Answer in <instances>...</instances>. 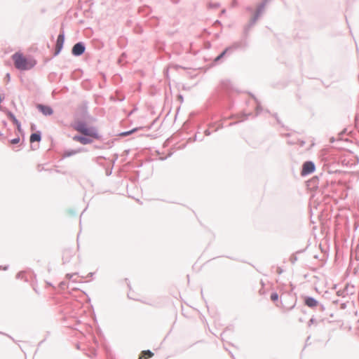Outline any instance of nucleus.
Masks as SVG:
<instances>
[{"label": "nucleus", "mask_w": 359, "mask_h": 359, "mask_svg": "<svg viewBox=\"0 0 359 359\" xmlns=\"http://www.w3.org/2000/svg\"><path fill=\"white\" fill-rule=\"evenodd\" d=\"M12 60L16 69L25 71L32 69L36 64V60L32 56H25L20 52L12 55Z\"/></svg>", "instance_id": "f257e3e1"}, {"label": "nucleus", "mask_w": 359, "mask_h": 359, "mask_svg": "<svg viewBox=\"0 0 359 359\" xmlns=\"http://www.w3.org/2000/svg\"><path fill=\"white\" fill-rule=\"evenodd\" d=\"M72 127L74 130L76 131L82 133L83 135L94 138V139H99L100 135L97 130V129L94 127L88 126L86 123L83 121H76L72 125Z\"/></svg>", "instance_id": "f03ea898"}, {"label": "nucleus", "mask_w": 359, "mask_h": 359, "mask_svg": "<svg viewBox=\"0 0 359 359\" xmlns=\"http://www.w3.org/2000/svg\"><path fill=\"white\" fill-rule=\"evenodd\" d=\"M315 170V165L311 161H306L303 164L301 175L302 176L307 175L313 172Z\"/></svg>", "instance_id": "7ed1b4c3"}, {"label": "nucleus", "mask_w": 359, "mask_h": 359, "mask_svg": "<svg viewBox=\"0 0 359 359\" xmlns=\"http://www.w3.org/2000/svg\"><path fill=\"white\" fill-rule=\"evenodd\" d=\"M65 41V36L63 34H59L57 36L56 46H55V55H57L62 50Z\"/></svg>", "instance_id": "20e7f679"}, {"label": "nucleus", "mask_w": 359, "mask_h": 359, "mask_svg": "<svg viewBox=\"0 0 359 359\" xmlns=\"http://www.w3.org/2000/svg\"><path fill=\"white\" fill-rule=\"evenodd\" d=\"M84 46L81 43H77L72 48V54L74 55H81L84 53Z\"/></svg>", "instance_id": "39448f33"}, {"label": "nucleus", "mask_w": 359, "mask_h": 359, "mask_svg": "<svg viewBox=\"0 0 359 359\" xmlns=\"http://www.w3.org/2000/svg\"><path fill=\"white\" fill-rule=\"evenodd\" d=\"M73 140L74 141H76V142H79L80 143L83 144H90L92 142V140L90 139V137H81V136H78V135H76L73 137Z\"/></svg>", "instance_id": "423d86ee"}, {"label": "nucleus", "mask_w": 359, "mask_h": 359, "mask_svg": "<svg viewBox=\"0 0 359 359\" xmlns=\"http://www.w3.org/2000/svg\"><path fill=\"white\" fill-rule=\"evenodd\" d=\"M37 108L46 116L51 115L53 112V109L48 106L39 104Z\"/></svg>", "instance_id": "0eeeda50"}, {"label": "nucleus", "mask_w": 359, "mask_h": 359, "mask_svg": "<svg viewBox=\"0 0 359 359\" xmlns=\"http://www.w3.org/2000/svg\"><path fill=\"white\" fill-rule=\"evenodd\" d=\"M305 304L309 307H316L318 305V302L313 297H306L305 299Z\"/></svg>", "instance_id": "6e6552de"}, {"label": "nucleus", "mask_w": 359, "mask_h": 359, "mask_svg": "<svg viewBox=\"0 0 359 359\" xmlns=\"http://www.w3.org/2000/svg\"><path fill=\"white\" fill-rule=\"evenodd\" d=\"M30 142H39L41 140V135L39 133H32L30 136Z\"/></svg>", "instance_id": "1a4fd4ad"}, {"label": "nucleus", "mask_w": 359, "mask_h": 359, "mask_svg": "<svg viewBox=\"0 0 359 359\" xmlns=\"http://www.w3.org/2000/svg\"><path fill=\"white\" fill-rule=\"evenodd\" d=\"M154 354L150 351H145L142 353V355L139 359H148L151 357Z\"/></svg>", "instance_id": "9d476101"}, {"label": "nucleus", "mask_w": 359, "mask_h": 359, "mask_svg": "<svg viewBox=\"0 0 359 359\" xmlns=\"http://www.w3.org/2000/svg\"><path fill=\"white\" fill-rule=\"evenodd\" d=\"M9 118L14 123H15L16 125L19 126V123L18 121V120L16 119V118L15 117V116L11 114V113H8V114Z\"/></svg>", "instance_id": "9b49d317"}, {"label": "nucleus", "mask_w": 359, "mask_h": 359, "mask_svg": "<svg viewBox=\"0 0 359 359\" xmlns=\"http://www.w3.org/2000/svg\"><path fill=\"white\" fill-rule=\"evenodd\" d=\"M271 299L273 302H276L278 299V294L276 292H273L271 294Z\"/></svg>", "instance_id": "f8f14e48"}, {"label": "nucleus", "mask_w": 359, "mask_h": 359, "mask_svg": "<svg viewBox=\"0 0 359 359\" xmlns=\"http://www.w3.org/2000/svg\"><path fill=\"white\" fill-rule=\"evenodd\" d=\"M137 130V128H135L132 130H130V131H127V132H124V133H122L121 134V136H127V135H129L130 134H132L133 132L136 131Z\"/></svg>", "instance_id": "ddd939ff"}, {"label": "nucleus", "mask_w": 359, "mask_h": 359, "mask_svg": "<svg viewBox=\"0 0 359 359\" xmlns=\"http://www.w3.org/2000/svg\"><path fill=\"white\" fill-rule=\"evenodd\" d=\"M20 142V138H15L11 140L12 144H18Z\"/></svg>", "instance_id": "4468645a"}, {"label": "nucleus", "mask_w": 359, "mask_h": 359, "mask_svg": "<svg viewBox=\"0 0 359 359\" xmlns=\"http://www.w3.org/2000/svg\"><path fill=\"white\" fill-rule=\"evenodd\" d=\"M276 272L278 274H281L283 272V269L281 267H277Z\"/></svg>", "instance_id": "2eb2a0df"}, {"label": "nucleus", "mask_w": 359, "mask_h": 359, "mask_svg": "<svg viewBox=\"0 0 359 359\" xmlns=\"http://www.w3.org/2000/svg\"><path fill=\"white\" fill-rule=\"evenodd\" d=\"M226 53V50L223 51L217 58H216V60H219L221 57H222L224 54Z\"/></svg>", "instance_id": "dca6fc26"}]
</instances>
